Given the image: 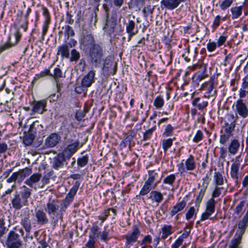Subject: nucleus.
<instances>
[{"label":"nucleus","mask_w":248,"mask_h":248,"mask_svg":"<svg viewBox=\"0 0 248 248\" xmlns=\"http://www.w3.org/2000/svg\"><path fill=\"white\" fill-rule=\"evenodd\" d=\"M235 127V125L234 124H223L222 128L224 129V133L233 136V131Z\"/></svg>","instance_id":"nucleus-38"},{"label":"nucleus","mask_w":248,"mask_h":248,"mask_svg":"<svg viewBox=\"0 0 248 248\" xmlns=\"http://www.w3.org/2000/svg\"><path fill=\"white\" fill-rule=\"evenodd\" d=\"M244 10V4L241 6L232 7L230 9L231 18L232 19H236L239 18L242 15Z\"/></svg>","instance_id":"nucleus-20"},{"label":"nucleus","mask_w":248,"mask_h":248,"mask_svg":"<svg viewBox=\"0 0 248 248\" xmlns=\"http://www.w3.org/2000/svg\"><path fill=\"white\" fill-rule=\"evenodd\" d=\"M81 45L85 48L90 49L94 45H98L95 43L93 37L90 34L83 35L80 40Z\"/></svg>","instance_id":"nucleus-11"},{"label":"nucleus","mask_w":248,"mask_h":248,"mask_svg":"<svg viewBox=\"0 0 248 248\" xmlns=\"http://www.w3.org/2000/svg\"><path fill=\"white\" fill-rule=\"evenodd\" d=\"M186 0H162L161 5L169 10H173L177 8L180 3Z\"/></svg>","instance_id":"nucleus-14"},{"label":"nucleus","mask_w":248,"mask_h":248,"mask_svg":"<svg viewBox=\"0 0 248 248\" xmlns=\"http://www.w3.org/2000/svg\"><path fill=\"white\" fill-rule=\"evenodd\" d=\"M69 159L67 158L62 153L58 154L53 159V168L54 169L58 170L60 168L63 167L64 163L66 160Z\"/></svg>","instance_id":"nucleus-13"},{"label":"nucleus","mask_w":248,"mask_h":248,"mask_svg":"<svg viewBox=\"0 0 248 248\" xmlns=\"http://www.w3.org/2000/svg\"><path fill=\"white\" fill-rule=\"evenodd\" d=\"M34 138L32 135H26L23 138V143L27 146L31 144L33 142Z\"/></svg>","instance_id":"nucleus-53"},{"label":"nucleus","mask_w":248,"mask_h":248,"mask_svg":"<svg viewBox=\"0 0 248 248\" xmlns=\"http://www.w3.org/2000/svg\"><path fill=\"white\" fill-rule=\"evenodd\" d=\"M196 209L194 207L192 206L189 208L186 213V220H189L193 217H196L198 211L199 207H197Z\"/></svg>","instance_id":"nucleus-35"},{"label":"nucleus","mask_w":248,"mask_h":248,"mask_svg":"<svg viewBox=\"0 0 248 248\" xmlns=\"http://www.w3.org/2000/svg\"><path fill=\"white\" fill-rule=\"evenodd\" d=\"M82 146L78 141L72 140V142L67 145L62 153L67 158L69 159Z\"/></svg>","instance_id":"nucleus-6"},{"label":"nucleus","mask_w":248,"mask_h":248,"mask_svg":"<svg viewBox=\"0 0 248 248\" xmlns=\"http://www.w3.org/2000/svg\"><path fill=\"white\" fill-rule=\"evenodd\" d=\"M50 23V20H48V19H45V20L44 22L43 25V31H42V36L43 39H44V37L46 34V32L48 30V25Z\"/></svg>","instance_id":"nucleus-58"},{"label":"nucleus","mask_w":248,"mask_h":248,"mask_svg":"<svg viewBox=\"0 0 248 248\" xmlns=\"http://www.w3.org/2000/svg\"><path fill=\"white\" fill-rule=\"evenodd\" d=\"M242 235V232H239L237 237L232 240L231 245L232 248H237L240 242Z\"/></svg>","instance_id":"nucleus-46"},{"label":"nucleus","mask_w":248,"mask_h":248,"mask_svg":"<svg viewBox=\"0 0 248 248\" xmlns=\"http://www.w3.org/2000/svg\"><path fill=\"white\" fill-rule=\"evenodd\" d=\"M80 58V54L75 49H73L71 52V57H70V61L71 62H77Z\"/></svg>","instance_id":"nucleus-48"},{"label":"nucleus","mask_w":248,"mask_h":248,"mask_svg":"<svg viewBox=\"0 0 248 248\" xmlns=\"http://www.w3.org/2000/svg\"><path fill=\"white\" fill-rule=\"evenodd\" d=\"M32 172V169L29 168H26L16 172L18 174L19 182L23 181L26 177L30 175Z\"/></svg>","instance_id":"nucleus-26"},{"label":"nucleus","mask_w":248,"mask_h":248,"mask_svg":"<svg viewBox=\"0 0 248 248\" xmlns=\"http://www.w3.org/2000/svg\"><path fill=\"white\" fill-rule=\"evenodd\" d=\"M111 210L113 213L115 214V210L112 208H108V209L105 210L103 213L102 216H100L98 217L99 219L101 220V223H103L105 220H106L108 217L109 215L110 211Z\"/></svg>","instance_id":"nucleus-45"},{"label":"nucleus","mask_w":248,"mask_h":248,"mask_svg":"<svg viewBox=\"0 0 248 248\" xmlns=\"http://www.w3.org/2000/svg\"><path fill=\"white\" fill-rule=\"evenodd\" d=\"M47 75L52 76V74L50 73V71L48 69H45L44 71H41L39 74H36L34 78V79L37 80L41 78H43Z\"/></svg>","instance_id":"nucleus-49"},{"label":"nucleus","mask_w":248,"mask_h":248,"mask_svg":"<svg viewBox=\"0 0 248 248\" xmlns=\"http://www.w3.org/2000/svg\"><path fill=\"white\" fill-rule=\"evenodd\" d=\"M17 180L19 181V178L18 177V174L16 172H14L12 175L7 179V182L8 183H12L13 182H15Z\"/></svg>","instance_id":"nucleus-63"},{"label":"nucleus","mask_w":248,"mask_h":248,"mask_svg":"<svg viewBox=\"0 0 248 248\" xmlns=\"http://www.w3.org/2000/svg\"><path fill=\"white\" fill-rule=\"evenodd\" d=\"M95 241L96 237L89 236V239L85 245L86 247L89 248H95L94 244L95 243Z\"/></svg>","instance_id":"nucleus-59"},{"label":"nucleus","mask_w":248,"mask_h":248,"mask_svg":"<svg viewBox=\"0 0 248 248\" xmlns=\"http://www.w3.org/2000/svg\"><path fill=\"white\" fill-rule=\"evenodd\" d=\"M18 194L21 198L28 202V199L31 194V189L26 186H23L20 187V191Z\"/></svg>","instance_id":"nucleus-23"},{"label":"nucleus","mask_w":248,"mask_h":248,"mask_svg":"<svg viewBox=\"0 0 248 248\" xmlns=\"http://www.w3.org/2000/svg\"><path fill=\"white\" fill-rule=\"evenodd\" d=\"M104 55V50L103 48L99 44L94 45L89 49L90 62L95 68L102 65Z\"/></svg>","instance_id":"nucleus-2"},{"label":"nucleus","mask_w":248,"mask_h":248,"mask_svg":"<svg viewBox=\"0 0 248 248\" xmlns=\"http://www.w3.org/2000/svg\"><path fill=\"white\" fill-rule=\"evenodd\" d=\"M156 186L157 185L147 179L140 192V195L144 196L147 194L152 189L155 188Z\"/></svg>","instance_id":"nucleus-19"},{"label":"nucleus","mask_w":248,"mask_h":248,"mask_svg":"<svg viewBox=\"0 0 248 248\" xmlns=\"http://www.w3.org/2000/svg\"><path fill=\"white\" fill-rule=\"evenodd\" d=\"M203 137L202 132L201 130H198L193 138V141L195 143H197L202 140Z\"/></svg>","instance_id":"nucleus-56"},{"label":"nucleus","mask_w":248,"mask_h":248,"mask_svg":"<svg viewBox=\"0 0 248 248\" xmlns=\"http://www.w3.org/2000/svg\"><path fill=\"white\" fill-rule=\"evenodd\" d=\"M245 205V202L244 201H241L238 204L235 209V213L237 214L238 217H240L243 213V209Z\"/></svg>","instance_id":"nucleus-44"},{"label":"nucleus","mask_w":248,"mask_h":248,"mask_svg":"<svg viewBox=\"0 0 248 248\" xmlns=\"http://www.w3.org/2000/svg\"><path fill=\"white\" fill-rule=\"evenodd\" d=\"M233 0H224L220 4L221 10H225L229 8L232 3Z\"/></svg>","instance_id":"nucleus-54"},{"label":"nucleus","mask_w":248,"mask_h":248,"mask_svg":"<svg viewBox=\"0 0 248 248\" xmlns=\"http://www.w3.org/2000/svg\"><path fill=\"white\" fill-rule=\"evenodd\" d=\"M227 155V150L224 147L219 148V157L222 159H225Z\"/></svg>","instance_id":"nucleus-62"},{"label":"nucleus","mask_w":248,"mask_h":248,"mask_svg":"<svg viewBox=\"0 0 248 248\" xmlns=\"http://www.w3.org/2000/svg\"><path fill=\"white\" fill-rule=\"evenodd\" d=\"M156 127L155 126L147 130L144 133H143V140L144 141H146L148 140L151 136L152 135L154 131L155 130Z\"/></svg>","instance_id":"nucleus-47"},{"label":"nucleus","mask_w":248,"mask_h":248,"mask_svg":"<svg viewBox=\"0 0 248 248\" xmlns=\"http://www.w3.org/2000/svg\"><path fill=\"white\" fill-rule=\"evenodd\" d=\"M216 203L215 200L213 198H210L206 203V210L212 213H214Z\"/></svg>","instance_id":"nucleus-34"},{"label":"nucleus","mask_w":248,"mask_h":248,"mask_svg":"<svg viewBox=\"0 0 248 248\" xmlns=\"http://www.w3.org/2000/svg\"><path fill=\"white\" fill-rule=\"evenodd\" d=\"M140 234V232L138 227L134 225L132 228V231L129 232L124 237L126 239L125 245L126 246H131L137 241L139 236Z\"/></svg>","instance_id":"nucleus-5"},{"label":"nucleus","mask_w":248,"mask_h":248,"mask_svg":"<svg viewBox=\"0 0 248 248\" xmlns=\"http://www.w3.org/2000/svg\"><path fill=\"white\" fill-rule=\"evenodd\" d=\"M174 140L175 138H169L167 139H164L162 140V148L164 152H166L168 149L171 146L173 140Z\"/></svg>","instance_id":"nucleus-36"},{"label":"nucleus","mask_w":248,"mask_h":248,"mask_svg":"<svg viewBox=\"0 0 248 248\" xmlns=\"http://www.w3.org/2000/svg\"><path fill=\"white\" fill-rule=\"evenodd\" d=\"M213 89H214V82H211L208 87L207 91L206 92V94L208 95V97H209L210 96H213L214 95V93L215 91L213 92Z\"/></svg>","instance_id":"nucleus-61"},{"label":"nucleus","mask_w":248,"mask_h":248,"mask_svg":"<svg viewBox=\"0 0 248 248\" xmlns=\"http://www.w3.org/2000/svg\"><path fill=\"white\" fill-rule=\"evenodd\" d=\"M78 188L74 187L72 188L68 193L66 195L64 199L62 201L61 204V211L65 212L67 207L72 203L74 198L76 195Z\"/></svg>","instance_id":"nucleus-8"},{"label":"nucleus","mask_w":248,"mask_h":248,"mask_svg":"<svg viewBox=\"0 0 248 248\" xmlns=\"http://www.w3.org/2000/svg\"><path fill=\"white\" fill-rule=\"evenodd\" d=\"M19 240H21L19 238V234L13 231H11L9 232V236L6 243H10Z\"/></svg>","instance_id":"nucleus-42"},{"label":"nucleus","mask_w":248,"mask_h":248,"mask_svg":"<svg viewBox=\"0 0 248 248\" xmlns=\"http://www.w3.org/2000/svg\"><path fill=\"white\" fill-rule=\"evenodd\" d=\"M248 94V82L246 78L243 79L241 87L239 90V97L241 98L245 97Z\"/></svg>","instance_id":"nucleus-28"},{"label":"nucleus","mask_w":248,"mask_h":248,"mask_svg":"<svg viewBox=\"0 0 248 248\" xmlns=\"http://www.w3.org/2000/svg\"><path fill=\"white\" fill-rule=\"evenodd\" d=\"M176 179V176L174 174H170L165 177L163 180V183L166 185L172 186Z\"/></svg>","instance_id":"nucleus-40"},{"label":"nucleus","mask_w":248,"mask_h":248,"mask_svg":"<svg viewBox=\"0 0 248 248\" xmlns=\"http://www.w3.org/2000/svg\"><path fill=\"white\" fill-rule=\"evenodd\" d=\"M217 46V44L214 42L209 41L207 44V49L209 52H213L215 50Z\"/></svg>","instance_id":"nucleus-60"},{"label":"nucleus","mask_w":248,"mask_h":248,"mask_svg":"<svg viewBox=\"0 0 248 248\" xmlns=\"http://www.w3.org/2000/svg\"><path fill=\"white\" fill-rule=\"evenodd\" d=\"M174 128L171 124H168L165 128L164 132L163 133L164 137H169L172 135Z\"/></svg>","instance_id":"nucleus-51"},{"label":"nucleus","mask_w":248,"mask_h":248,"mask_svg":"<svg viewBox=\"0 0 248 248\" xmlns=\"http://www.w3.org/2000/svg\"><path fill=\"white\" fill-rule=\"evenodd\" d=\"M60 139V136L57 134L52 133L46 139L45 144L47 147H54L58 144Z\"/></svg>","instance_id":"nucleus-17"},{"label":"nucleus","mask_w":248,"mask_h":248,"mask_svg":"<svg viewBox=\"0 0 248 248\" xmlns=\"http://www.w3.org/2000/svg\"><path fill=\"white\" fill-rule=\"evenodd\" d=\"M147 180L156 185H157L160 182L158 173L154 170L148 171Z\"/></svg>","instance_id":"nucleus-25"},{"label":"nucleus","mask_w":248,"mask_h":248,"mask_svg":"<svg viewBox=\"0 0 248 248\" xmlns=\"http://www.w3.org/2000/svg\"><path fill=\"white\" fill-rule=\"evenodd\" d=\"M206 188H202L201 189L198 195L197 196L195 200V205L196 207H199L200 203L201 202L202 198L205 194Z\"/></svg>","instance_id":"nucleus-41"},{"label":"nucleus","mask_w":248,"mask_h":248,"mask_svg":"<svg viewBox=\"0 0 248 248\" xmlns=\"http://www.w3.org/2000/svg\"><path fill=\"white\" fill-rule=\"evenodd\" d=\"M241 155H239L235 157L231 167L230 174L236 183L238 182L239 173L238 171L240 167V164L242 162Z\"/></svg>","instance_id":"nucleus-4"},{"label":"nucleus","mask_w":248,"mask_h":248,"mask_svg":"<svg viewBox=\"0 0 248 248\" xmlns=\"http://www.w3.org/2000/svg\"><path fill=\"white\" fill-rule=\"evenodd\" d=\"M103 66L102 70L104 75H109L110 74L114 75L116 73V70H114L113 72L111 70L112 68H114L115 66L113 65V62L111 60L110 57L108 56L105 58V60L103 59Z\"/></svg>","instance_id":"nucleus-9"},{"label":"nucleus","mask_w":248,"mask_h":248,"mask_svg":"<svg viewBox=\"0 0 248 248\" xmlns=\"http://www.w3.org/2000/svg\"><path fill=\"white\" fill-rule=\"evenodd\" d=\"M193 226V222L190 223L189 225H187L184 230V231L182 235H181L178 238L184 240L189 236L190 232V229Z\"/></svg>","instance_id":"nucleus-39"},{"label":"nucleus","mask_w":248,"mask_h":248,"mask_svg":"<svg viewBox=\"0 0 248 248\" xmlns=\"http://www.w3.org/2000/svg\"><path fill=\"white\" fill-rule=\"evenodd\" d=\"M46 100H42L39 101L35 102L33 103L32 111L34 113H37L42 114L44 111H46Z\"/></svg>","instance_id":"nucleus-15"},{"label":"nucleus","mask_w":248,"mask_h":248,"mask_svg":"<svg viewBox=\"0 0 248 248\" xmlns=\"http://www.w3.org/2000/svg\"><path fill=\"white\" fill-rule=\"evenodd\" d=\"M178 171L183 174L188 170H193L196 168L194 157L190 155L185 161L183 160L180 163L177 164Z\"/></svg>","instance_id":"nucleus-3"},{"label":"nucleus","mask_w":248,"mask_h":248,"mask_svg":"<svg viewBox=\"0 0 248 248\" xmlns=\"http://www.w3.org/2000/svg\"><path fill=\"white\" fill-rule=\"evenodd\" d=\"M164 104V100L161 95L157 96L154 101V105L157 109H161Z\"/></svg>","instance_id":"nucleus-37"},{"label":"nucleus","mask_w":248,"mask_h":248,"mask_svg":"<svg viewBox=\"0 0 248 248\" xmlns=\"http://www.w3.org/2000/svg\"><path fill=\"white\" fill-rule=\"evenodd\" d=\"M21 224L22 225L27 232L29 233L30 232L31 226V220L29 217H25L22 218L21 221Z\"/></svg>","instance_id":"nucleus-30"},{"label":"nucleus","mask_w":248,"mask_h":248,"mask_svg":"<svg viewBox=\"0 0 248 248\" xmlns=\"http://www.w3.org/2000/svg\"><path fill=\"white\" fill-rule=\"evenodd\" d=\"M95 71L91 70L86 74L81 80V85L83 87L88 88L94 82Z\"/></svg>","instance_id":"nucleus-12"},{"label":"nucleus","mask_w":248,"mask_h":248,"mask_svg":"<svg viewBox=\"0 0 248 248\" xmlns=\"http://www.w3.org/2000/svg\"><path fill=\"white\" fill-rule=\"evenodd\" d=\"M35 217L37 218V223L43 225L48 222V219L46 214L41 210H38L35 213Z\"/></svg>","instance_id":"nucleus-22"},{"label":"nucleus","mask_w":248,"mask_h":248,"mask_svg":"<svg viewBox=\"0 0 248 248\" xmlns=\"http://www.w3.org/2000/svg\"><path fill=\"white\" fill-rule=\"evenodd\" d=\"M184 241L179 238H178L175 242L172 245L171 248H179L183 243Z\"/></svg>","instance_id":"nucleus-64"},{"label":"nucleus","mask_w":248,"mask_h":248,"mask_svg":"<svg viewBox=\"0 0 248 248\" xmlns=\"http://www.w3.org/2000/svg\"><path fill=\"white\" fill-rule=\"evenodd\" d=\"M233 136L226 133H223L220 136L219 142L221 144L225 145L229 140V139Z\"/></svg>","instance_id":"nucleus-50"},{"label":"nucleus","mask_w":248,"mask_h":248,"mask_svg":"<svg viewBox=\"0 0 248 248\" xmlns=\"http://www.w3.org/2000/svg\"><path fill=\"white\" fill-rule=\"evenodd\" d=\"M213 181L215 186H221L224 183L222 174L219 171H215L213 177Z\"/></svg>","instance_id":"nucleus-29"},{"label":"nucleus","mask_w":248,"mask_h":248,"mask_svg":"<svg viewBox=\"0 0 248 248\" xmlns=\"http://www.w3.org/2000/svg\"><path fill=\"white\" fill-rule=\"evenodd\" d=\"M237 116H234L233 114H227L223 120V124H234L236 125Z\"/></svg>","instance_id":"nucleus-31"},{"label":"nucleus","mask_w":248,"mask_h":248,"mask_svg":"<svg viewBox=\"0 0 248 248\" xmlns=\"http://www.w3.org/2000/svg\"><path fill=\"white\" fill-rule=\"evenodd\" d=\"M186 202L185 200H182L177 202L175 205L173 206L170 209V214L172 217L182 211L186 207Z\"/></svg>","instance_id":"nucleus-18"},{"label":"nucleus","mask_w":248,"mask_h":248,"mask_svg":"<svg viewBox=\"0 0 248 248\" xmlns=\"http://www.w3.org/2000/svg\"><path fill=\"white\" fill-rule=\"evenodd\" d=\"M223 189L222 187H219L218 186H216L214 190L213 191L212 195V198L218 197L221 194V190Z\"/></svg>","instance_id":"nucleus-57"},{"label":"nucleus","mask_w":248,"mask_h":248,"mask_svg":"<svg viewBox=\"0 0 248 248\" xmlns=\"http://www.w3.org/2000/svg\"><path fill=\"white\" fill-rule=\"evenodd\" d=\"M42 174L40 173H33L25 181L24 183L30 187L35 188L34 185L40 180Z\"/></svg>","instance_id":"nucleus-16"},{"label":"nucleus","mask_w":248,"mask_h":248,"mask_svg":"<svg viewBox=\"0 0 248 248\" xmlns=\"http://www.w3.org/2000/svg\"><path fill=\"white\" fill-rule=\"evenodd\" d=\"M135 24L134 21L129 20L126 25V32L130 37H132L138 33V30H135Z\"/></svg>","instance_id":"nucleus-24"},{"label":"nucleus","mask_w":248,"mask_h":248,"mask_svg":"<svg viewBox=\"0 0 248 248\" xmlns=\"http://www.w3.org/2000/svg\"><path fill=\"white\" fill-rule=\"evenodd\" d=\"M51 77H53L55 79L57 90H59V85L56 79L57 78L62 77V70L59 68H55L54 70V74Z\"/></svg>","instance_id":"nucleus-43"},{"label":"nucleus","mask_w":248,"mask_h":248,"mask_svg":"<svg viewBox=\"0 0 248 248\" xmlns=\"http://www.w3.org/2000/svg\"><path fill=\"white\" fill-rule=\"evenodd\" d=\"M11 203L13 208L17 210L28 204L27 201L21 198L19 194H15L11 201Z\"/></svg>","instance_id":"nucleus-10"},{"label":"nucleus","mask_w":248,"mask_h":248,"mask_svg":"<svg viewBox=\"0 0 248 248\" xmlns=\"http://www.w3.org/2000/svg\"><path fill=\"white\" fill-rule=\"evenodd\" d=\"M88 158L87 156H82L79 158L77 160L78 165L80 167H83L85 166L88 163Z\"/></svg>","instance_id":"nucleus-55"},{"label":"nucleus","mask_w":248,"mask_h":248,"mask_svg":"<svg viewBox=\"0 0 248 248\" xmlns=\"http://www.w3.org/2000/svg\"><path fill=\"white\" fill-rule=\"evenodd\" d=\"M235 111L237 114L243 118L248 116V107L241 99H238L234 104Z\"/></svg>","instance_id":"nucleus-7"},{"label":"nucleus","mask_w":248,"mask_h":248,"mask_svg":"<svg viewBox=\"0 0 248 248\" xmlns=\"http://www.w3.org/2000/svg\"><path fill=\"white\" fill-rule=\"evenodd\" d=\"M58 50L57 54H60L63 58H69V50L67 45L62 44L58 47Z\"/></svg>","instance_id":"nucleus-27"},{"label":"nucleus","mask_w":248,"mask_h":248,"mask_svg":"<svg viewBox=\"0 0 248 248\" xmlns=\"http://www.w3.org/2000/svg\"><path fill=\"white\" fill-rule=\"evenodd\" d=\"M162 238L165 239L169 235H170L172 233V227L170 225H165L162 228Z\"/></svg>","instance_id":"nucleus-32"},{"label":"nucleus","mask_w":248,"mask_h":248,"mask_svg":"<svg viewBox=\"0 0 248 248\" xmlns=\"http://www.w3.org/2000/svg\"><path fill=\"white\" fill-rule=\"evenodd\" d=\"M151 197L153 198V200L157 203L161 202L163 199L162 194L157 191H152L151 193Z\"/></svg>","instance_id":"nucleus-33"},{"label":"nucleus","mask_w":248,"mask_h":248,"mask_svg":"<svg viewBox=\"0 0 248 248\" xmlns=\"http://www.w3.org/2000/svg\"><path fill=\"white\" fill-rule=\"evenodd\" d=\"M45 210L54 223H56L59 219H62V213L64 212L61 211V206L60 207L58 200L49 198L46 204Z\"/></svg>","instance_id":"nucleus-1"},{"label":"nucleus","mask_w":248,"mask_h":248,"mask_svg":"<svg viewBox=\"0 0 248 248\" xmlns=\"http://www.w3.org/2000/svg\"><path fill=\"white\" fill-rule=\"evenodd\" d=\"M240 147V143L237 139L232 140L228 145V152L232 155H235Z\"/></svg>","instance_id":"nucleus-21"},{"label":"nucleus","mask_w":248,"mask_h":248,"mask_svg":"<svg viewBox=\"0 0 248 248\" xmlns=\"http://www.w3.org/2000/svg\"><path fill=\"white\" fill-rule=\"evenodd\" d=\"M6 245L8 248H21L22 241L21 240H19L10 243H6Z\"/></svg>","instance_id":"nucleus-52"}]
</instances>
